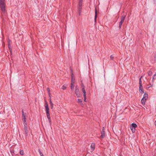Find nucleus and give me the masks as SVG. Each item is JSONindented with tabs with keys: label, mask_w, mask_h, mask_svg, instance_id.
<instances>
[{
	"label": "nucleus",
	"mask_w": 156,
	"mask_h": 156,
	"mask_svg": "<svg viewBox=\"0 0 156 156\" xmlns=\"http://www.w3.org/2000/svg\"><path fill=\"white\" fill-rule=\"evenodd\" d=\"M84 97V101L85 102H86V96H83Z\"/></svg>",
	"instance_id": "obj_34"
},
{
	"label": "nucleus",
	"mask_w": 156,
	"mask_h": 156,
	"mask_svg": "<svg viewBox=\"0 0 156 156\" xmlns=\"http://www.w3.org/2000/svg\"><path fill=\"white\" fill-rule=\"evenodd\" d=\"M66 89V87L64 85H63L62 87V89L63 90H65Z\"/></svg>",
	"instance_id": "obj_30"
},
{
	"label": "nucleus",
	"mask_w": 156,
	"mask_h": 156,
	"mask_svg": "<svg viewBox=\"0 0 156 156\" xmlns=\"http://www.w3.org/2000/svg\"><path fill=\"white\" fill-rule=\"evenodd\" d=\"M154 3H156V0H154Z\"/></svg>",
	"instance_id": "obj_42"
},
{
	"label": "nucleus",
	"mask_w": 156,
	"mask_h": 156,
	"mask_svg": "<svg viewBox=\"0 0 156 156\" xmlns=\"http://www.w3.org/2000/svg\"><path fill=\"white\" fill-rule=\"evenodd\" d=\"M5 0H0V8L2 11L3 12H5Z\"/></svg>",
	"instance_id": "obj_2"
},
{
	"label": "nucleus",
	"mask_w": 156,
	"mask_h": 156,
	"mask_svg": "<svg viewBox=\"0 0 156 156\" xmlns=\"http://www.w3.org/2000/svg\"><path fill=\"white\" fill-rule=\"evenodd\" d=\"M78 10H81V9H82V6H78Z\"/></svg>",
	"instance_id": "obj_35"
},
{
	"label": "nucleus",
	"mask_w": 156,
	"mask_h": 156,
	"mask_svg": "<svg viewBox=\"0 0 156 156\" xmlns=\"http://www.w3.org/2000/svg\"><path fill=\"white\" fill-rule=\"evenodd\" d=\"M22 120H23V122H26V117H24V118H23Z\"/></svg>",
	"instance_id": "obj_31"
},
{
	"label": "nucleus",
	"mask_w": 156,
	"mask_h": 156,
	"mask_svg": "<svg viewBox=\"0 0 156 156\" xmlns=\"http://www.w3.org/2000/svg\"><path fill=\"white\" fill-rule=\"evenodd\" d=\"M97 11L96 10V9H95V21L96 20V18L97 17Z\"/></svg>",
	"instance_id": "obj_18"
},
{
	"label": "nucleus",
	"mask_w": 156,
	"mask_h": 156,
	"mask_svg": "<svg viewBox=\"0 0 156 156\" xmlns=\"http://www.w3.org/2000/svg\"><path fill=\"white\" fill-rule=\"evenodd\" d=\"M23 125H24V127H27V123L26 122H23Z\"/></svg>",
	"instance_id": "obj_27"
},
{
	"label": "nucleus",
	"mask_w": 156,
	"mask_h": 156,
	"mask_svg": "<svg viewBox=\"0 0 156 156\" xmlns=\"http://www.w3.org/2000/svg\"><path fill=\"white\" fill-rule=\"evenodd\" d=\"M74 83H71L70 88L72 90H73L74 89Z\"/></svg>",
	"instance_id": "obj_14"
},
{
	"label": "nucleus",
	"mask_w": 156,
	"mask_h": 156,
	"mask_svg": "<svg viewBox=\"0 0 156 156\" xmlns=\"http://www.w3.org/2000/svg\"><path fill=\"white\" fill-rule=\"evenodd\" d=\"M110 58L111 59L113 60L114 58V56L113 55H112L110 56Z\"/></svg>",
	"instance_id": "obj_29"
},
{
	"label": "nucleus",
	"mask_w": 156,
	"mask_h": 156,
	"mask_svg": "<svg viewBox=\"0 0 156 156\" xmlns=\"http://www.w3.org/2000/svg\"><path fill=\"white\" fill-rule=\"evenodd\" d=\"M77 102L79 104H80L81 105H83V104L82 103V101L81 99H77Z\"/></svg>",
	"instance_id": "obj_11"
},
{
	"label": "nucleus",
	"mask_w": 156,
	"mask_h": 156,
	"mask_svg": "<svg viewBox=\"0 0 156 156\" xmlns=\"http://www.w3.org/2000/svg\"><path fill=\"white\" fill-rule=\"evenodd\" d=\"M146 100L142 98L141 100V102L142 104L145 105Z\"/></svg>",
	"instance_id": "obj_12"
},
{
	"label": "nucleus",
	"mask_w": 156,
	"mask_h": 156,
	"mask_svg": "<svg viewBox=\"0 0 156 156\" xmlns=\"http://www.w3.org/2000/svg\"><path fill=\"white\" fill-rule=\"evenodd\" d=\"M101 137L102 138H104L105 136V132L104 129V127H103V129H102V131H101Z\"/></svg>",
	"instance_id": "obj_5"
},
{
	"label": "nucleus",
	"mask_w": 156,
	"mask_h": 156,
	"mask_svg": "<svg viewBox=\"0 0 156 156\" xmlns=\"http://www.w3.org/2000/svg\"><path fill=\"white\" fill-rule=\"evenodd\" d=\"M47 90L48 92V94L50 96V90L49 89V88H48V87L47 88Z\"/></svg>",
	"instance_id": "obj_28"
},
{
	"label": "nucleus",
	"mask_w": 156,
	"mask_h": 156,
	"mask_svg": "<svg viewBox=\"0 0 156 156\" xmlns=\"http://www.w3.org/2000/svg\"><path fill=\"white\" fill-rule=\"evenodd\" d=\"M150 86L148 87V88L150 87H151L152 86H153V83L151 84V83H150Z\"/></svg>",
	"instance_id": "obj_36"
},
{
	"label": "nucleus",
	"mask_w": 156,
	"mask_h": 156,
	"mask_svg": "<svg viewBox=\"0 0 156 156\" xmlns=\"http://www.w3.org/2000/svg\"><path fill=\"white\" fill-rule=\"evenodd\" d=\"M142 77V76H141L140 78L139 79V86H142V82H141V78Z\"/></svg>",
	"instance_id": "obj_19"
},
{
	"label": "nucleus",
	"mask_w": 156,
	"mask_h": 156,
	"mask_svg": "<svg viewBox=\"0 0 156 156\" xmlns=\"http://www.w3.org/2000/svg\"><path fill=\"white\" fill-rule=\"evenodd\" d=\"M95 144L92 143L90 145V148L92 151H94L95 149Z\"/></svg>",
	"instance_id": "obj_6"
},
{
	"label": "nucleus",
	"mask_w": 156,
	"mask_h": 156,
	"mask_svg": "<svg viewBox=\"0 0 156 156\" xmlns=\"http://www.w3.org/2000/svg\"><path fill=\"white\" fill-rule=\"evenodd\" d=\"M50 97V98H49V100H50H50H51V97Z\"/></svg>",
	"instance_id": "obj_41"
},
{
	"label": "nucleus",
	"mask_w": 156,
	"mask_h": 156,
	"mask_svg": "<svg viewBox=\"0 0 156 156\" xmlns=\"http://www.w3.org/2000/svg\"><path fill=\"white\" fill-rule=\"evenodd\" d=\"M71 83H75V78L72 70L71 71Z\"/></svg>",
	"instance_id": "obj_3"
},
{
	"label": "nucleus",
	"mask_w": 156,
	"mask_h": 156,
	"mask_svg": "<svg viewBox=\"0 0 156 156\" xmlns=\"http://www.w3.org/2000/svg\"><path fill=\"white\" fill-rule=\"evenodd\" d=\"M22 115L23 114H24V112H23V111H22Z\"/></svg>",
	"instance_id": "obj_43"
},
{
	"label": "nucleus",
	"mask_w": 156,
	"mask_h": 156,
	"mask_svg": "<svg viewBox=\"0 0 156 156\" xmlns=\"http://www.w3.org/2000/svg\"><path fill=\"white\" fill-rule=\"evenodd\" d=\"M38 152L41 156H44L43 154H42L41 151L40 149H39Z\"/></svg>",
	"instance_id": "obj_24"
},
{
	"label": "nucleus",
	"mask_w": 156,
	"mask_h": 156,
	"mask_svg": "<svg viewBox=\"0 0 156 156\" xmlns=\"http://www.w3.org/2000/svg\"><path fill=\"white\" fill-rule=\"evenodd\" d=\"M82 91L83 93V96H86V92L85 89H82Z\"/></svg>",
	"instance_id": "obj_13"
},
{
	"label": "nucleus",
	"mask_w": 156,
	"mask_h": 156,
	"mask_svg": "<svg viewBox=\"0 0 156 156\" xmlns=\"http://www.w3.org/2000/svg\"><path fill=\"white\" fill-rule=\"evenodd\" d=\"M155 79H156V73L154 74V75L153 76L152 78L153 82L154 80Z\"/></svg>",
	"instance_id": "obj_22"
},
{
	"label": "nucleus",
	"mask_w": 156,
	"mask_h": 156,
	"mask_svg": "<svg viewBox=\"0 0 156 156\" xmlns=\"http://www.w3.org/2000/svg\"><path fill=\"white\" fill-rule=\"evenodd\" d=\"M148 97V95L147 94V93H145L144 95L143 98L146 100H147V99Z\"/></svg>",
	"instance_id": "obj_8"
},
{
	"label": "nucleus",
	"mask_w": 156,
	"mask_h": 156,
	"mask_svg": "<svg viewBox=\"0 0 156 156\" xmlns=\"http://www.w3.org/2000/svg\"><path fill=\"white\" fill-rule=\"evenodd\" d=\"M82 0H80L78 4V6H82Z\"/></svg>",
	"instance_id": "obj_16"
},
{
	"label": "nucleus",
	"mask_w": 156,
	"mask_h": 156,
	"mask_svg": "<svg viewBox=\"0 0 156 156\" xmlns=\"http://www.w3.org/2000/svg\"><path fill=\"white\" fill-rule=\"evenodd\" d=\"M147 73L148 75L149 76H151L152 75V72L150 71H149L147 72Z\"/></svg>",
	"instance_id": "obj_21"
},
{
	"label": "nucleus",
	"mask_w": 156,
	"mask_h": 156,
	"mask_svg": "<svg viewBox=\"0 0 156 156\" xmlns=\"http://www.w3.org/2000/svg\"><path fill=\"white\" fill-rule=\"evenodd\" d=\"M76 89H79L78 87H77V86H76V87H75V90Z\"/></svg>",
	"instance_id": "obj_37"
},
{
	"label": "nucleus",
	"mask_w": 156,
	"mask_h": 156,
	"mask_svg": "<svg viewBox=\"0 0 156 156\" xmlns=\"http://www.w3.org/2000/svg\"><path fill=\"white\" fill-rule=\"evenodd\" d=\"M45 104H48L47 102L45 101Z\"/></svg>",
	"instance_id": "obj_40"
},
{
	"label": "nucleus",
	"mask_w": 156,
	"mask_h": 156,
	"mask_svg": "<svg viewBox=\"0 0 156 156\" xmlns=\"http://www.w3.org/2000/svg\"><path fill=\"white\" fill-rule=\"evenodd\" d=\"M50 106L51 109H52L53 107V104L52 102L51 101V100H50Z\"/></svg>",
	"instance_id": "obj_17"
},
{
	"label": "nucleus",
	"mask_w": 156,
	"mask_h": 156,
	"mask_svg": "<svg viewBox=\"0 0 156 156\" xmlns=\"http://www.w3.org/2000/svg\"><path fill=\"white\" fill-rule=\"evenodd\" d=\"M155 125L156 126V120L155 121Z\"/></svg>",
	"instance_id": "obj_44"
},
{
	"label": "nucleus",
	"mask_w": 156,
	"mask_h": 156,
	"mask_svg": "<svg viewBox=\"0 0 156 156\" xmlns=\"http://www.w3.org/2000/svg\"><path fill=\"white\" fill-rule=\"evenodd\" d=\"M45 111L46 112L47 117L48 120V121L50 124H51V120L50 116V114L49 112V108L48 104H45Z\"/></svg>",
	"instance_id": "obj_1"
},
{
	"label": "nucleus",
	"mask_w": 156,
	"mask_h": 156,
	"mask_svg": "<svg viewBox=\"0 0 156 156\" xmlns=\"http://www.w3.org/2000/svg\"><path fill=\"white\" fill-rule=\"evenodd\" d=\"M24 131H25V133L27 135L28 134V132L27 127H24Z\"/></svg>",
	"instance_id": "obj_10"
},
{
	"label": "nucleus",
	"mask_w": 156,
	"mask_h": 156,
	"mask_svg": "<svg viewBox=\"0 0 156 156\" xmlns=\"http://www.w3.org/2000/svg\"><path fill=\"white\" fill-rule=\"evenodd\" d=\"M75 93L77 97L79 98L80 97V94L79 89H76L75 90Z\"/></svg>",
	"instance_id": "obj_4"
},
{
	"label": "nucleus",
	"mask_w": 156,
	"mask_h": 156,
	"mask_svg": "<svg viewBox=\"0 0 156 156\" xmlns=\"http://www.w3.org/2000/svg\"><path fill=\"white\" fill-rule=\"evenodd\" d=\"M123 22H122V21H121L119 23V27L120 28H121V26L122 25V24L123 23Z\"/></svg>",
	"instance_id": "obj_25"
},
{
	"label": "nucleus",
	"mask_w": 156,
	"mask_h": 156,
	"mask_svg": "<svg viewBox=\"0 0 156 156\" xmlns=\"http://www.w3.org/2000/svg\"><path fill=\"white\" fill-rule=\"evenodd\" d=\"M137 127V125L136 124L134 123H133L131 124L130 128H135Z\"/></svg>",
	"instance_id": "obj_9"
},
{
	"label": "nucleus",
	"mask_w": 156,
	"mask_h": 156,
	"mask_svg": "<svg viewBox=\"0 0 156 156\" xmlns=\"http://www.w3.org/2000/svg\"><path fill=\"white\" fill-rule=\"evenodd\" d=\"M20 154H21L22 155H23L24 154V151H23V150H21L20 151Z\"/></svg>",
	"instance_id": "obj_26"
},
{
	"label": "nucleus",
	"mask_w": 156,
	"mask_h": 156,
	"mask_svg": "<svg viewBox=\"0 0 156 156\" xmlns=\"http://www.w3.org/2000/svg\"><path fill=\"white\" fill-rule=\"evenodd\" d=\"M139 91L142 93H144V91L143 89L142 86H139Z\"/></svg>",
	"instance_id": "obj_7"
},
{
	"label": "nucleus",
	"mask_w": 156,
	"mask_h": 156,
	"mask_svg": "<svg viewBox=\"0 0 156 156\" xmlns=\"http://www.w3.org/2000/svg\"><path fill=\"white\" fill-rule=\"evenodd\" d=\"M22 116L23 118H24V117H25L24 114H23L22 115Z\"/></svg>",
	"instance_id": "obj_38"
},
{
	"label": "nucleus",
	"mask_w": 156,
	"mask_h": 156,
	"mask_svg": "<svg viewBox=\"0 0 156 156\" xmlns=\"http://www.w3.org/2000/svg\"><path fill=\"white\" fill-rule=\"evenodd\" d=\"M8 47L9 48V49L10 50V51L11 54H12V50H11V48H10V44H9V42H8Z\"/></svg>",
	"instance_id": "obj_20"
},
{
	"label": "nucleus",
	"mask_w": 156,
	"mask_h": 156,
	"mask_svg": "<svg viewBox=\"0 0 156 156\" xmlns=\"http://www.w3.org/2000/svg\"><path fill=\"white\" fill-rule=\"evenodd\" d=\"M81 12V10H80H80H78V12L79 15H80Z\"/></svg>",
	"instance_id": "obj_33"
},
{
	"label": "nucleus",
	"mask_w": 156,
	"mask_h": 156,
	"mask_svg": "<svg viewBox=\"0 0 156 156\" xmlns=\"http://www.w3.org/2000/svg\"><path fill=\"white\" fill-rule=\"evenodd\" d=\"M10 41L9 39H8V43L9 42V44H10Z\"/></svg>",
	"instance_id": "obj_39"
},
{
	"label": "nucleus",
	"mask_w": 156,
	"mask_h": 156,
	"mask_svg": "<svg viewBox=\"0 0 156 156\" xmlns=\"http://www.w3.org/2000/svg\"><path fill=\"white\" fill-rule=\"evenodd\" d=\"M131 131L133 133H134L135 131V128H130Z\"/></svg>",
	"instance_id": "obj_23"
},
{
	"label": "nucleus",
	"mask_w": 156,
	"mask_h": 156,
	"mask_svg": "<svg viewBox=\"0 0 156 156\" xmlns=\"http://www.w3.org/2000/svg\"><path fill=\"white\" fill-rule=\"evenodd\" d=\"M81 87L82 89H85L83 83L81 84Z\"/></svg>",
	"instance_id": "obj_32"
},
{
	"label": "nucleus",
	"mask_w": 156,
	"mask_h": 156,
	"mask_svg": "<svg viewBox=\"0 0 156 156\" xmlns=\"http://www.w3.org/2000/svg\"><path fill=\"white\" fill-rule=\"evenodd\" d=\"M125 16H122L121 19V21L123 22L125 19Z\"/></svg>",
	"instance_id": "obj_15"
}]
</instances>
